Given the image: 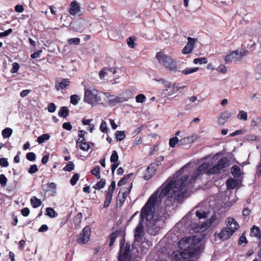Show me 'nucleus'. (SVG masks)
<instances>
[{"label":"nucleus","instance_id":"2","mask_svg":"<svg viewBox=\"0 0 261 261\" xmlns=\"http://www.w3.org/2000/svg\"><path fill=\"white\" fill-rule=\"evenodd\" d=\"M149 202L146 203L142 208L140 215L139 224L134 230L135 241L141 243L142 246L146 248L152 246V242L146 240L145 238H144V241H143V237L145 234L143 224L145 220L146 221V224L147 226L150 227L149 223H150L151 221L153 220L154 214V212L148 208Z\"/></svg>","mask_w":261,"mask_h":261},{"label":"nucleus","instance_id":"9","mask_svg":"<svg viewBox=\"0 0 261 261\" xmlns=\"http://www.w3.org/2000/svg\"><path fill=\"white\" fill-rule=\"evenodd\" d=\"M210 167V164L208 163L204 162L201 164L197 168V169L193 173L192 175L191 176L190 178L189 179L190 180V182L194 183L195 182L196 179L198 178V177L204 173H206L208 174H211L208 172Z\"/></svg>","mask_w":261,"mask_h":261},{"label":"nucleus","instance_id":"24","mask_svg":"<svg viewBox=\"0 0 261 261\" xmlns=\"http://www.w3.org/2000/svg\"><path fill=\"white\" fill-rule=\"evenodd\" d=\"M231 173L234 178H238L241 175L240 168L237 165H233L230 168Z\"/></svg>","mask_w":261,"mask_h":261},{"label":"nucleus","instance_id":"7","mask_svg":"<svg viewBox=\"0 0 261 261\" xmlns=\"http://www.w3.org/2000/svg\"><path fill=\"white\" fill-rule=\"evenodd\" d=\"M159 63H162L164 66L170 71H177L176 63L172 59L161 51L158 52L155 56Z\"/></svg>","mask_w":261,"mask_h":261},{"label":"nucleus","instance_id":"28","mask_svg":"<svg viewBox=\"0 0 261 261\" xmlns=\"http://www.w3.org/2000/svg\"><path fill=\"white\" fill-rule=\"evenodd\" d=\"M91 173L94 175L95 177L99 179L100 178V168L99 166L97 165L94 167L91 170Z\"/></svg>","mask_w":261,"mask_h":261},{"label":"nucleus","instance_id":"49","mask_svg":"<svg viewBox=\"0 0 261 261\" xmlns=\"http://www.w3.org/2000/svg\"><path fill=\"white\" fill-rule=\"evenodd\" d=\"M100 130L103 133H108V127L107 123L105 121H102L100 125Z\"/></svg>","mask_w":261,"mask_h":261},{"label":"nucleus","instance_id":"5","mask_svg":"<svg viewBox=\"0 0 261 261\" xmlns=\"http://www.w3.org/2000/svg\"><path fill=\"white\" fill-rule=\"evenodd\" d=\"M199 241L194 236L186 237L178 242V246L180 249L184 250L186 249L196 248L198 250V256H199L201 251L199 244Z\"/></svg>","mask_w":261,"mask_h":261},{"label":"nucleus","instance_id":"13","mask_svg":"<svg viewBox=\"0 0 261 261\" xmlns=\"http://www.w3.org/2000/svg\"><path fill=\"white\" fill-rule=\"evenodd\" d=\"M110 161L112 163L111 167L112 173L114 174L115 170L120 164V162L119 161L118 154L116 150H113L112 151V155L110 157Z\"/></svg>","mask_w":261,"mask_h":261},{"label":"nucleus","instance_id":"26","mask_svg":"<svg viewBox=\"0 0 261 261\" xmlns=\"http://www.w3.org/2000/svg\"><path fill=\"white\" fill-rule=\"evenodd\" d=\"M119 234V231L118 230H116L113 232L109 236L110 243L109 246L112 247L116 238L118 236Z\"/></svg>","mask_w":261,"mask_h":261},{"label":"nucleus","instance_id":"51","mask_svg":"<svg viewBox=\"0 0 261 261\" xmlns=\"http://www.w3.org/2000/svg\"><path fill=\"white\" fill-rule=\"evenodd\" d=\"M38 170L37 166L36 164H34L31 165L29 169L28 170V172L30 174H34L37 172Z\"/></svg>","mask_w":261,"mask_h":261},{"label":"nucleus","instance_id":"42","mask_svg":"<svg viewBox=\"0 0 261 261\" xmlns=\"http://www.w3.org/2000/svg\"><path fill=\"white\" fill-rule=\"evenodd\" d=\"M80 178V175L78 173L74 174L70 180V184L72 186H74L77 183Z\"/></svg>","mask_w":261,"mask_h":261},{"label":"nucleus","instance_id":"8","mask_svg":"<svg viewBox=\"0 0 261 261\" xmlns=\"http://www.w3.org/2000/svg\"><path fill=\"white\" fill-rule=\"evenodd\" d=\"M193 183L190 182L189 178L187 180V184L184 185L182 187L180 188L176 189L173 190L172 192V196L169 198H172L174 197V200L178 203H181L183 201L185 198V195L187 192V190Z\"/></svg>","mask_w":261,"mask_h":261},{"label":"nucleus","instance_id":"36","mask_svg":"<svg viewBox=\"0 0 261 261\" xmlns=\"http://www.w3.org/2000/svg\"><path fill=\"white\" fill-rule=\"evenodd\" d=\"M115 135L117 140L119 141L123 140L125 136L124 131H116Z\"/></svg>","mask_w":261,"mask_h":261},{"label":"nucleus","instance_id":"58","mask_svg":"<svg viewBox=\"0 0 261 261\" xmlns=\"http://www.w3.org/2000/svg\"><path fill=\"white\" fill-rule=\"evenodd\" d=\"M135 38L133 37H129L127 40V44L129 47L133 48L134 47Z\"/></svg>","mask_w":261,"mask_h":261},{"label":"nucleus","instance_id":"53","mask_svg":"<svg viewBox=\"0 0 261 261\" xmlns=\"http://www.w3.org/2000/svg\"><path fill=\"white\" fill-rule=\"evenodd\" d=\"M0 165L3 167H7L9 166V163L7 159L5 158H1Z\"/></svg>","mask_w":261,"mask_h":261},{"label":"nucleus","instance_id":"34","mask_svg":"<svg viewBox=\"0 0 261 261\" xmlns=\"http://www.w3.org/2000/svg\"><path fill=\"white\" fill-rule=\"evenodd\" d=\"M198 69V67L196 68H187L185 70L181 71L182 74L187 75L193 72L197 71Z\"/></svg>","mask_w":261,"mask_h":261},{"label":"nucleus","instance_id":"43","mask_svg":"<svg viewBox=\"0 0 261 261\" xmlns=\"http://www.w3.org/2000/svg\"><path fill=\"white\" fill-rule=\"evenodd\" d=\"M20 68L19 64L17 62H14L12 63V68L10 70V72L12 73H17Z\"/></svg>","mask_w":261,"mask_h":261},{"label":"nucleus","instance_id":"3","mask_svg":"<svg viewBox=\"0 0 261 261\" xmlns=\"http://www.w3.org/2000/svg\"><path fill=\"white\" fill-rule=\"evenodd\" d=\"M119 245L118 261H134L136 253H138L137 248L131 245L129 242H126L124 238L120 241Z\"/></svg>","mask_w":261,"mask_h":261},{"label":"nucleus","instance_id":"4","mask_svg":"<svg viewBox=\"0 0 261 261\" xmlns=\"http://www.w3.org/2000/svg\"><path fill=\"white\" fill-rule=\"evenodd\" d=\"M198 250L196 248L186 249L183 251L176 250L172 253L173 261H189L190 258L198 257Z\"/></svg>","mask_w":261,"mask_h":261},{"label":"nucleus","instance_id":"19","mask_svg":"<svg viewBox=\"0 0 261 261\" xmlns=\"http://www.w3.org/2000/svg\"><path fill=\"white\" fill-rule=\"evenodd\" d=\"M80 11V7L76 1H73L70 3V8L68 10L71 15H75Z\"/></svg>","mask_w":261,"mask_h":261},{"label":"nucleus","instance_id":"47","mask_svg":"<svg viewBox=\"0 0 261 261\" xmlns=\"http://www.w3.org/2000/svg\"><path fill=\"white\" fill-rule=\"evenodd\" d=\"M83 217V215L82 213H78L74 218V224H79L81 222L82 218Z\"/></svg>","mask_w":261,"mask_h":261},{"label":"nucleus","instance_id":"39","mask_svg":"<svg viewBox=\"0 0 261 261\" xmlns=\"http://www.w3.org/2000/svg\"><path fill=\"white\" fill-rule=\"evenodd\" d=\"M70 102L73 105H76L80 99V97L76 94H73L70 96Z\"/></svg>","mask_w":261,"mask_h":261},{"label":"nucleus","instance_id":"44","mask_svg":"<svg viewBox=\"0 0 261 261\" xmlns=\"http://www.w3.org/2000/svg\"><path fill=\"white\" fill-rule=\"evenodd\" d=\"M178 143H179V140L176 137H174L169 140V145L172 148L174 147Z\"/></svg>","mask_w":261,"mask_h":261},{"label":"nucleus","instance_id":"56","mask_svg":"<svg viewBox=\"0 0 261 261\" xmlns=\"http://www.w3.org/2000/svg\"><path fill=\"white\" fill-rule=\"evenodd\" d=\"M13 30L11 28L9 29L8 30L0 33V37H4L5 36H8L10 33L12 32Z\"/></svg>","mask_w":261,"mask_h":261},{"label":"nucleus","instance_id":"41","mask_svg":"<svg viewBox=\"0 0 261 261\" xmlns=\"http://www.w3.org/2000/svg\"><path fill=\"white\" fill-rule=\"evenodd\" d=\"M146 100V96L143 94H139L136 97V101L138 103H143Z\"/></svg>","mask_w":261,"mask_h":261},{"label":"nucleus","instance_id":"6","mask_svg":"<svg viewBox=\"0 0 261 261\" xmlns=\"http://www.w3.org/2000/svg\"><path fill=\"white\" fill-rule=\"evenodd\" d=\"M84 101L90 105H95L100 102L101 99L99 95L101 92L95 89H90L85 88L84 89Z\"/></svg>","mask_w":261,"mask_h":261},{"label":"nucleus","instance_id":"57","mask_svg":"<svg viewBox=\"0 0 261 261\" xmlns=\"http://www.w3.org/2000/svg\"><path fill=\"white\" fill-rule=\"evenodd\" d=\"M196 40H197L196 39L190 37H188V42L187 44L189 45V46H193V47L194 48V44L196 42Z\"/></svg>","mask_w":261,"mask_h":261},{"label":"nucleus","instance_id":"21","mask_svg":"<svg viewBox=\"0 0 261 261\" xmlns=\"http://www.w3.org/2000/svg\"><path fill=\"white\" fill-rule=\"evenodd\" d=\"M76 144H79L80 148L83 151H88L90 148L89 144L86 141L85 138H83L81 140L79 139L76 141Z\"/></svg>","mask_w":261,"mask_h":261},{"label":"nucleus","instance_id":"45","mask_svg":"<svg viewBox=\"0 0 261 261\" xmlns=\"http://www.w3.org/2000/svg\"><path fill=\"white\" fill-rule=\"evenodd\" d=\"M7 181L8 179L4 174L0 175V184L2 187H5L6 186Z\"/></svg>","mask_w":261,"mask_h":261},{"label":"nucleus","instance_id":"23","mask_svg":"<svg viewBox=\"0 0 261 261\" xmlns=\"http://www.w3.org/2000/svg\"><path fill=\"white\" fill-rule=\"evenodd\" d=\"M227 189L231 190L236 188L238 185V181L233 178H229L226 182Z\"/></svg>","mask_w":261,"mask_h":261},{"label":"nucleus","instance_id":"12","mask_svg":"<svg viewBox=\"0 0 261 261\" xmlns=\"http://www.w3.org/2000/svg\"><path fill=\"white\" fill-rule=\"evenodd\" d=\"M159 164L157 162H153L150 164L145 171L144 178L148 180L151 178L156 172Z\"/></svg>","mask_w":261,"mask_h":261},{"label":"nucleus","instance_id":"22","mask_svg":"<svg viewBox=\"0 0 261 261\" xmlns=\"http://www.w3.org/2000/svg\"><path fill=\"white\" fill-rule=\"evenodd\" d=\"M250 236L257 239L261 238V232L259 228L255 225H253L250 230Z\"/></svg>","mask_w":261,"mask_h":261},{"label":"nucleus","instance_id":"14","mask_svg":"<svg viewBox=\"0 0 261 261\" xmlns=\"http://www.w3.org/2000/svg\"><path fill=\"white\" fill-rule=\"evenodd\" d=\"M115 189V187H114V186L110 185L108 188V190L105 192L106 198L103 205L104 208H107L109 206L112 200L113 194Z\"/></svg>","mask_w":261,"mask_h":261},{"label":"nucleus","instance_id":"38","mask_svg":"<svg viewBox=\"0 0 261 261\" xmlns=\"http://www.w3.org/2000/svg\"><path fill=\"white\" fill-rule=\"evenodd\" d=\"M74 168V165L72 162H69L67 165L63 168V170L70 172Z\"/></svg>","mask_w":261,"mask_h":261},{"label":"nucleus","instance_id":"33","mask_svg":"<svg viewBox=\"0 0 261 261\" xmlns=\"http://www.w3.org/2000/svg\"><path fill=\"white\" fill-rule=\"evenodd\" d=\"M133 175V173H129L125 176H124L122 178H121L118 182V186H121L125 185L126 182V181L129 178L131 175Z\"/></svg>","mask_w":261,"mask_h":261},{"label":"nucleus","instance_id":"29","mask_svg":"<svg viewBox=\"0 0 261 261\" xmlns=\"http://www.w3.org/2000/svg\"><path fill=\"white\" fill-rule=\"evenodd\" d=\"M13 130L11 128L7 127L2 130V136L4 138H7L12 135Z\"/></svg>","mask_w":261,"mask_h":261},{"label":"nucleus","instance_id":"54","mask_svg":"<svg viewBox=\"0 0 261 261\" xmlns=\"http://www.w3.org/2000/svg\"><path fill=\"white\" fill-rule=\"evenodd\" d=\"M56 106L54 103H50L48 105L47 110L49 112L53 113L56 111Z\"/></svg>","mask_w":261,"mask_h":261},{"label":"nucleus","instance_id":"40","mask_svg":"<svg viewBox=\"0 0 261 261\" xmlns=\"http://www.w3.org/2000/svg\"><path fill=\"white\" fill-rule=\"evenodd\" d=\"M207 62V59L206 58H199L194 59L193 60V63L195 64H206Z\"/></svg>","mask_w":261,"mask_h":261},{"label":"nucleus","instance_id":"30","mask_svg":"<svg viewBox=\"0 0 261 261\" xmlns=\"http://www.w3.org/2000/svg\"><path fill=\"white\" fill-rule=\"evenodd\" d=\"M196 216L199 219L206 218L208 217V213L201 210L196 211Z\"/></svg>","mask_w":261,"mask_h":261},{"label":"nucleus","instance_id":"59","mask_svg":"<svg viewBox=\"0 0 261 261\" xmlns=\"http://www.w3.org/2000/svg\"><path fill=\"white\" fill-rule=\"evenodd\" d=\"M260 122V119L259 117H256L253 119L251 120V126H255L259 124Z\"/></svg>","mask_w":261,"mask_h":261},{"label":"nucleus","instance_id":"31","mask_svg":"<svg viewBox=\"0 0 261 261\" xmlns=\"http://www.w3.org/2000/svg\"><path fill=\"white\" fill-rule=\"evenodd\" d=\"M105 185L106 180L101 179L93 186V188H94L95 190H99L104 188Z\"/></svg>","mask_w":261,"mask_h":261},{"label":"nucleus","instance_id":"48","mask_svg":"<svg viewBox=\"0 0 261 261\" xmlns=\"http://www.w3.org/2000/svg\"><path fill=\"white\" fill-rule=\"evenodd\" d=\"M68 43L70 44L78 45L80 43V39L79 38H73L68 39Z\"/></svg>","mask_w":261,"mask_h":261},{"label":"nucleus","instance_id":"11","mask_svg":"<svg viewBox=\"0 0 261 261\" xmlns=\"http://www.w3.org/2000/svg\"><path fill=\"white\" fill-rule=\"evenodd\" d=\"M90 227L89 226L85 227L82 230V232L80 233V236L77 240V242L81 245L86 244L90 240Z\"/></svg>","mask_w":261,"mask_h":261},{"label":"nucleus","instance_id":"15","mask_svg":"<svg viewBox=\"0 0 261 261\" xmlns=\"http://www.w3.org/2000/svg\"><path fill=\"white\" fill-rule=\"evenodd\" d=\"M241 60L239 56V52L238 50L232 51L229 55L226 56L225 58V63L227 64L229 62H237Z\"/></svg>","mask_w":261,"mask_h":261},{"label":"nucleus","instance_id":"50","mask_svg":"<svg viewBox=\"0 0 261 261\" xmlns=\"http://www.w3.org/2000/svg\"><path fill=\"white\" fill-rule=\"evenodd\" d=\"M26 158L30 161H34L36 159V155L34 152H28L26 154Z\"/></svg>","mask_w":261,"mask_h":261},{"label":"nucleus","instance_id":"46","mask_svg":"<svg viewBox=\"0 0 261 261\" xmlns=\"http://www.w3.org/2000/svg\"><path fill=\"white\" fill-rule=\"evenodd\" d=\"M193 49V46H189V45L187 44L182 49V53L184 54H188L192 51Z\"/></svg>","mask_w":261,"mask_h":261},{"label":"nucleus","instance_id":"35","mask_svg":"<svg viewBox=\"0 0 261 261\" xmlns=\"http://www.w3.org/2000/svg\"><path fill=\"white\" fill-rule=\"evenodd\" d=\"M46 215L50 218H54L56 217L57 214L53 208L47 207L46 208Z\"/></svg>","mask_w":261,"mask_h":261},{"label":"nucleus","instance_id":"52","mask_svg":"<svg viewBox=\"0 0 261 261\" xmlns=\"http://www.w3.org/2000/svg\"><path fill=\"white\" fill-rule=\"evenodd\" d=\"M198 138V136L195 134H193V135L187 137L188 142L189 143V144L193 143L194 141L196 140Z\"/></svg>","mask_w":261,"mask_h":261},{"label":"nucleus","instance_id":"1","mask_svg":"<svg viewBox=\"0 0 261 261\" xmlns=\"http://www.w3.org/2000/svg\"><path fill=\"white\" fill-rule=\"evenodd\" d=\"M189 175H184L179 179L176 180L174 178L168 179L149 198L146 203L149 202L148 208L154 212L155 204L156 202H161L171 191L182 187L187 184Z\"/></svg>","mask_w":261,"mask_h":261},{"label":"nucleus","instance_id":"64","mask_svg":"<svg viewBox=\"0 0 261 261\" xmlns=\"http://www.w3.org/2000/svg\"><path fill=\"white\" fill-rule=\"evenodd\" d=\"M243 243H245L246 244L247 243V240L246 239V237L245 236V235L244 234H242L240 238V239H239V244H241Z\"/></svg>","mask_w":261,"mask_h":261},{"label":"nucleus","instance_id":"62","mask_svg":"<svg viewBox=\"0 0 261 261\" xmlns=\"http://www.w3.org/2000/svg\"><path fill=\"white\" fill-rule=\"evenodd\" d=\"M217 70L219 72H221V73H225L226 72L227 69H226V67L225 66H224V65H220L218 67Z\"/></svg>","mask_w":261,"mask_h":261},{"label":"nucleus","instance_id":"55","mask_svg":"<svg viewBox=\"0 0 261 261\" xmlns=\"http://www.w3.org/2000/svg\"><path fill=\"white\" fill-rule=\"evenodd\" d=\"M62 127L64 129L67 130H71L72 128V126L70 122H65L63 124Z\"/></svg>","mask_w":261,"mask_h":261},{"label":"nucleus","instance_id":"16","mask_svg":"<svg viewBox=\"0 0 261 261\" xmlns=\"http://www.w3.org/2000/svg\"><path fill=\"white\" fill-rule=\"evenodd\" d=\"M227 227L226 228L230 231L232 233H233L237 230L239 227V225L237 222L232 217H229L227 220Z\"/></svg>","mask_w":261,"mask_h":261},{"label":"nucleus","instance_id":"17","mask_svg":"<svg viewBox=\"0 0 261 261\" xmlns=\"http://www.w3.org/2000/svg\"><path fill=\"white\" fill-rule=\"evenodd\" d=\"M70 81L68 79H62L61 82H59L56 80L55 83V88L58 91L63 90L67 88L70 85Z\"/></svg>","mask_w":261,"mask_h":261},{"label":"nucleus","instance_id":"18","mask_svg":"<svg viewBox=\"0 0 261 261\" xmlns=\"http://www.w3.org/2000/svg\"><path fill=\"white\" fill-rule=\"evenodd\" d=\"M232 234L233 233L229 231L228 228L224 227L222 229V230L220 233L217 234V236L220 238V240L224 241L228 239ZM216 236L217 233H215V236L216 237Z\"/></svg>","mask_w":261,"mask_h":261},{"label":"nucleus","instance_id":"60","mask_svg":"<svg viewBox=\"0 0 261 261\" xmlns=\"http://www.w3.org/2000/svg\"><path fill=\"white\" fill-rule=\"evenodd\" d=\"M30 210L28 207H24L22 208L21 211V214L24 217L28 216L30 214Z\"/></svg>","mask_w":261,"mask_h":261},{"label":"nucleus","instance_id":"27","mask_svg":"<svg viewBox=\"0 0 261 261\" xmlns=\"http://www.w3.org/2000/svg\"><path fill=\"white\" fill-rule=\"evenodd\" d=\"M31 203L34 208H37L41 205V201L36 196H33L31 198Z\"/></svg>","mask_w":261,"mask_h":261},{"label":"nucleus","instance_id":"61","mask_svg":"<svg viewBox=\"0 0 261 261\" xmlns=\"http://www.w3.org/2000/svg\"><path fill=\"white\" fill-rule=\"evenodd\" d=\"M107 68H103L102 70H101L99 72V77L101 79H103L105 76V75L107 73Z\"/></svg>","mask_w":261,"mask_h":261},{"label":"nucleus","instance_id":"25","mask_svg":"<svg viewBox=\"0 0 261 261\" xmlns=\"http://www.w3.org/2000/svg\"><path fill=\"white\" fill-rule=\"evenodd\" d=\"M58 115L60 117H67L69 115V110L68 108L65 106L61 107L59 111Z\"/></svg>","mask_w":261,"mask_h":261},{"label":"nucleus","instance_id":"32","mask_svg":"<svg viewBox=\"0 0 261 261\" xmlns=\"http://www.w3.org/2000/svg\"><path fill=\"white\" fill-rule=\"evenodd\" d=\"M50 138L49 135L48 134H44L39 136L37 138V142L39 144L43 143L45 141L48 140Z\"/></svg>","mask_w":261,"mask_h":261},{"label":"nucleus","instance_id":"10","mask_svg":"<svg viewBox=\"0 0 261 261\" xmlns=\"http://www.w3.org/2000/svg\"><path fill=\"white\" fill-rule=\"evenodd\" d=\"M228 162L229 161L226 158L220 159L216 165L209 169L208 172L211 174L220 173L227 166Z\"/></svg>","mask_w":261,"mask_h":261},{"label":"nucleus","instance_id":"37","mask_svg":"<svg viewBox=\"0 0 261 261\" xmlns=\"http://www.w3.org/2000/svg\"><path fill=\"white\" fill-rule=\"evenodd\" d=\"M237 117L240 120L246 121L247 119V113L243 110L240 111Z\"/></svg>","mask_w":261,"mask_h":261},{"label":"nucleus","instance_id":"20","mask_svg":"<svg viewBox=\"0 0 261 261\" xmlns=\"http://www.w3.org/2000/svg\"><path fill=\"white\" fill-rule=\"evenodd\" d=\"M230 116V113L228 111H225L221 113L218 119L219 124L223 125Z\"/></svg>","mask_w":261,"mask_h":261},{"label":"nucleus","instance_id":"63","mask_svg":"<svg viewBox=\"0 0 261 261\" xmlns=\"http://www.w3.org/2000/svg\"><path fill=\"white\" fill-rule=\"evenodd\" d=\"M42 50H39L37 51H35L33 54H31V57L32 59L39 58L40 57V55L42 53Z\"/></svg>","mask_w":261,"mask_h":261}]
</instances>
